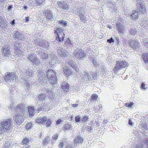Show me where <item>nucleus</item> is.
Returning a JSON list of instances; mask_svg holds the SVG:
<instances>
[{
    "label": "nucleus",
    "instance_id": "1",
    "mask_svg": "<svg viewBox=\"0 0 148 148\" xmlns=\"http://www.w3.org/2000/svg\"><path fill=\"white\" fill-rule=\"evenodd\" d=\"M48 79L50 83L56 84L57 82V73L53 70L49 69L47 71Z\"/></svg>",
    "mask_w": 148,
    "mask_h": 148
},
{
    "label": "nucleus",
    "instance_id": "2",
    "mask_svg": "<svg viewBox=\"0 0 148 148\" xmlns=\"http://www.w3.org/2000/svg\"><path fill=\"white\" fill-rule=\"evenodd\" d=\"M36 121L40 124L45 125L47 127H51L52 123L51 120L48 119L46 116L37 118L36 119Z\"/></svg>",
    "mask_w": 148,
    "mask_h": 148
},
{
    "label": "nucleus",
    "instance_id": "3",
    "mask_svg": "<svg viewBox=\"0 0 148 148\" xmlns=\"http://www.w3.org/2000/svg\"><path fill=\"white\" fill-rule=\"evenodd\" d=\"M62 31V29L57 27L54 32V33L56 36V39L59 42L63 41L65 38V35Z\"/></svg>",
    "mask_w": 148,
    "mask_h": 148
},
{
    "label": "nucleus",
    "instance_id": "4",
    "mask_svg": "<svg viewBox=\"0 0 148 148\" xmlns=\"http://www.w3.org/2000/svg\"><path fill=\"white\" fill-rule=\"evenodd\" d=\"M47 71H40L38 75V81L40 83H42L45 84L47 82L48 77H47Z\"/></svg>",
    "mask_w": 148,
    "mask_h": 148
},
{
    "label": "nucleus",
    "instance_id": "5",
    "mask_svg": "<svg viewBox=\"0 0 148 148\" xmlns=\"http://www.w3.org/2000/svg\"><path fill=\"white\" fill-rule=\"evenodd\" d=\"M24 113H17L14 115L13 118L15 123L19 125L23 123L24 120Z\"/></svg>",
    "mask_w": 148,
    "mask_h": 148
},
{
    "label": "nucleus",
    "instance_id": "6",
    "mask_svg": "<svg viewBox=\"0 0 148 148\" xmlns=\"http://www.w3.org/2000/svg\"><path fill=\"white\" fill-rule=\"evenodd\" d=\"M35 44L37 46H39L44 48H45L47 50L50 49L48 42L45 40L37 39L35 40Z\"/></svg>",
    "mask_w": 148,
    "mask_h": 148
},
{
    "label": "nucleus",
    "instance_id": "7",
    "mask_svg": "<svg viewBox=\"0 0 148 148\" xmlns=\"http://www.w3.org/2000/svg\"><path fill=\"white\" fill-rule=\"evenodd\" d=\"M127 63L124 60L117 61L116 62L115 66L113 70L115 73H116L118 70L125 67L127 64Z\"/></svg>",
    "mask_w": 148,
    "mask_h": 148
},
{
    "label": "nucleus",
    "instance_id": "8",
    "mask_svg": "<svg viewBox=\"0 0 148 148\" xmlns=\"http://www.w3.org/2000/svg\"><path fill=\"white\" fill-rule=\"evenodd\" d=\"M49 55L51 57V61H50L51 64L53 66H55L56 65L60 63V61H57L56 59L57 58V56L56 55L54 51L51 52L49 53Z\"/></svg>",
    "mask_w": 148,
    "mask_h": 148
},
{
    "label": "nucleus",
    "instance_id": "9",
    "mask_svg": "<svg viewBox=\"0 0 148 148\" xmlns=\"http://www.w3.org/2000/svg\"><path fill=\"white\" fill-rule=\"evenodd\" d=\"M75 57L79 59H83L86 56L84 51L82 49H78L75 50L74 53Z\"/></svg>",
    "mask_w": 148,
    "mask_h": 148
},
{
    "label": "nucleus",
    "instance_id": "10",
    "mask_svg": "<svg viewBox=\"0 0 148 148\" xmlns=\"http://www.w3.org/2000/svg\"><path fill=\"white\" fill-rule=\"evenodd\" d=\"M128 45L130 47H132L133 50L138 51L140 50V45L139 42L134 40H131L128 42Z\"/></svg>",
    "mask_w": 148,
    "mask_h": 148
},
{
    "label": "nucleus",
    "instance_id": "11",
    "mask_svg": "<svg viewBox=\"0 0 148 148\" xmlns=\"http://www.w3.org/2000/svg\"><path fill=\"white\" fill-rule=\"evenodd\" d=\"M16 75L15 74L12 73H8L4 77V79L6 82L9 84L10 83L11 80L12 81H16Z\"/></svg>",
    "mask_w": 148,
    "mask_h": 148
},
{
    "label": "nucleus",
    "instance_id": "12",
    "mask_svg": "<svg viewBox=\"0 0 148 148\" xmlns=\"http://www.w3.org/2000/svg\"><path fill=\"white\" fill-rule=\"evenodd\" d=\"M2 127L5 130H9L12 127L11 120L8 119L1 123Z\"/></svg>",
    "mask_w": 148,
    "mask_h": 148
},
{
    "label": "nucleus",
    "instance_id": "13",
    "mask_svg": "<svg viewBox=\"0 0 148 148\" xmlns=\"http://www.w3.org/2000/svg\"><path fill=\"white\" fill-rule=\"evenodd\" d=\"M57 53L59 56L62 58H65L68 54V53L66 51L60 47H59L58 49Z\"/></svg>",
    "mask_w": 148,
    "mask_h": 148
},
{
    "label": "nucleus",
    "instance_id": "14",
    "mask_svg": "<svg viewBox=\"0 0 148 148\" xmlns=\"http://www.w3.org/2000/svg\"><path fill=\"white\" fill-rule=\"evenodd\" d=\"M116 28L119 32L123 34L124 31L125 27L121 21H119L116 24Z\"/></svg>",
    "mask_w": 148,
    "mask_h": 148
},
{
    "label": "nucleus",
    "instance_id": "15",
    "mask_svg": "<svg viewBox=\"0 0 148 148\" xmlns=\"http://www.w3.org/2000/svg\"><path fill=\"white\" fill-rule=\"evenodd\" d=\"M7 21L5 17L3 16H0V27L3 28L6 27L7 26Z\"/></svg>",
    "mask_w": 148,
    "mask_h": 148
},
{
    "label": "nucleus",
    "instance_id": "16",
    "mask_svg": "<svg viewBox=\"0 0 148 148\" xmlns=\"http://www.w3.org/2000/svg\"><path fill=\"white\" fill-rule=\"evenodd\" d=\"M27 56V58L33 63L36 64L38 63V60L35 55L31 53L28 54Z\"/></svg>",
    "mask_w": 148,
    "mask_h": 148
},
{
    "label": "nucleus",
    "instance_id": "17",
    "mask_svg": "<svg viewBox=\"0 0 148 148\" xmlns=\"http://www.w3.org/2000/svg\"><path fill=\"white\" fill-rule=\"evenodd\" d=\"M13 36L15 38L21 40H23L25 38L24 36L18 31L15 32L13 35Z\"/></svg>",
    "mask_w": 148,
    "mask_h": 148
},
{
    "label": "nucleus",
    "instance_id": "18",
    "mask_svg": "<svg viewBox=\"0 0 148 148\" xmlns=\"http://www.w3.org/2000/svg\"><path fill=\"white\" fill-rule=\"evenodd\" d=\"M62 68L63 69V72L67 77L73 74L71 70L66 66H63Z\"/></svg>",
    "mask_w": 148,
    "mask_h": 148
},
{
    "label": "nucleus",
    "instance_id": "19",
    "mask_svg": "<svg viewBox=\"0 0 148 148\" xmlns=\"http://www.w3.org/2000/svg\"><path fill=\"white\" fill-rule=\"evenodd\" d=\"M3 55L4 56L8 58L11 57L10 54V48L9 47H4L3 49Z\"/></svg>",
    "mask_w": 148,
    "mask_h": 148
},
{
    "label": "nucleus",
    "instance_id": "20",
    "mask_svg": "<svg viewBox=\"0 0 148 148\" xmlns=\"http://www.w3.org/2000/svg\"><path fill=\"white\" fill-rule=\"evenodd\" d=\"M82 75L83 81L86 83L87 84L91 79L90 77H89V74L87 72H84Z\"/></svg>",
    "mask_w": 148,
    "mask_h": 148
},
{
    "label": "nucleus",
    "instance_id": "21",
    "mask_svg": "<svg viewBox=\"0 0 148 148\" xmlns=\"http://www.w3.org/2000/svg\"><path fill=\"white\" fill-rule=\"evenodd\" d=\"M62 90L65 92H67L69 90V85L65 82H62L61 85Z\"/></svg>",
    "mask_w": 148,
    "mask_h": 148
},
{
    "label": "nucleus",
    "instance_id": "22",
    "mask_svg": "<svg viewBox=\"0 0 148 148\" xmlns=\"http://www.w3.org/2000/svg\"><path fill=\"white\" fill-rule=\"evenodd\" d=\"M109 8L112 9L113 10L116 11L117 10V8L116 6L115 3L114 2L108 1L106 3Z\"/></svg>",
    "mask_w": 148,
    "mask_h": 148
},
{
    "label": "nucleus",
    "instance_id": "23",
    "mask_svg": "<svg viewBox=\"0 0 148 148\" xmlns=\"http://www.w3.org/2000/svg\"><path fill=\"white\" fill-rule=\"evenodd\" d=\"M25 108L24 105L22 104H18L16 107V110L17 111V112L24 113Z\"/></svg>",
    "mask_w": 148,
    "mask_h": 148
},
{
    "label": "nucleus",
    "instance_id": "24",
    "mask_svg": "<svg viewBox=\"0 0 148 148\" xmlns=\"http://www.w3.org/2000/svg\"><path fill=\"white\" fill-rule=\"evenodd\" d=\"M57 4L59 7L60 8L66 10H67L68 9V6L64 3L58 1L57 2Z\"/></svg>",
    "mask_w": 148,
    "mask_h": 148
},
{
    "label": "nucleus",
    "instance_id": "25",
    "mask_svg": "<svg viewBox=\"0 0 148 148\" xmlns=\"http://www.w3.org/2000/svg\"><path fill=\"white\" fill-rule=\"evenodd\" d=\"M76 10L77 11V15L79 16L84 15L85 13V10L83 8H77Z\"/></svg>",
    "mask_w": 148,
    "mask_h": 148
},
{
    "label": "nucleus",
    "instance_id": "26",
    "mask_svg": "<svg viewBox=\"0 0 148 148\" xmlns=\"http://www.w3.org/2000/svg\"><path fill=\"white\" fill-rule=\"evenodd\" d=\"M138 12L134 10L132 11V13L130 16V18L131 19L134 21L136 19H138Z\"/></svg>",
    "mask_w": 148,
    "mask_h": 148
},
{
    "label": "nucleus",
    "instance_id": "27",
    "mask_svg": "<svg viewBox=\"0 0 148 148\" xmlns=\"http://www.w3.org/2000/svg\"><path fill=\"white\" fill-rule=\"evenodd\" d=\"M22 73L25 75L29 76H32V71L29 69H23L22 70Z\"/></svg>",
    "mask_w": 148,
    "mask_h": 148
},
{
    "label": "nucleus",
    "instance_id": "28",
    "mask_svg": "<svg viewBox=\"0 0 148 148\" xmlns=\"http://www.w3.org/2000/svg\"><path fill=\"white\" fill-rule=\"evenodd\" d=\"M46 18L49 20H52L53 19L52 12L50 11H47L46 12Z\"/></svg>",
    "mask_w": 148,
    "mask_h": 148
},
{
    "label": "nucleus",
    "instance_id": "29",
    "mask_svg": "<svg viewBox=\"0 0 148 148\" xmlns=\"http://www.w3.org/2000/svg\"><path fill=\"white\" fill-rule=\"evenodd\" d=\"M137 8L139 9V11L142 14H145L147 12L145 5L141 6V7H137Z\"/></svg>",
    "mask_w": 148,
    "mask_h": 148
},
{
    "label": "nucleus",
    "instance_id": "30",
    "mask_svg": "<svg viewBox=\"0 0 148 148\" xmlns=\"http://www.w3.org/2000/svg\"><path fill=\"white\" fill-rule=\"evenodd\" d=\"M83 141V138L79 136H77L75 139V143H82Z\"/></svg>",
    "mask_w": 148,
    "mask_h": 148
},
{
    "label": "nucleus",
    "instance_id": "31",
    "mask_svg": "<svg viewBox=\"0 0 148 148\" xmlns=\"http://www.w3.org/2000/svg\"><path fill=\"white\" fill-rule=\"evenodd\" d=\"M142 58L144 62L148 64V53H143L142 56Z\"/></svg>",
    "mask_w": 148,
    "mask_h": 148
},
{
    "label": "nucleus",
    "instance_id": "32",
    "mask_svg": "<svg viewBox=\"0 0 148 148\" xmlns=\"http://www.w3.org/2000/svg\"><path fill=\"white\" fill-rule=\"evenodd\" d=\"M14 54L16 57H20L22 55L23 51L19 49L14 50Z\"/></svg>",
    "mask_w": 148,
    "mask_h": 148
},
{
    "label": "nucleus",
    "instance_id": "33",
    "mask_svg": "<svg viewBox=\"0 0 148 148\" xmlns=\"http://www.w3.org/2000/svg\"><path fill=\"white\" fill-rule=\"evenodd\" d=\"M71 128H72L71 124L69 123H66L64 125L63 129L64 130L66 131L69 130Z\"/></svg>",
    "mask_w": 148,
    "mask_h": 148
},
{
    "label": "nucleus",
    "instance_id": "34",
    "mask_svg": "<svg viewBox=\"0 0 148 148\" xmlns=\"http://www.w3.org/2000/svg\"><path fill=\"white\" fill-rule=\"evenodd\" d=\"M49 137H45L42 141V145H43V146L46 145L49 142Z\"/></svg>",
    "mask_w": 148,
    "mask_h": 148
},
{
    "label": "nucleus",
    "instance_id": "35",
    "mask_svg": "<svg viewBox=\"0 0 148 148\" xmlns=\"http://www.w3.org/2000/svg\"><path fill=\"white\" fill-rule=\"evenodd\" d=\"M34 108L32 107H30L28 108V112L29 114L31 116L34 115Z\"/></svg>",
    "mask_w": 148,
    "mask_h": 148
},
{
    "label": "nucleus",
    "instance_id": "36",
    "mask_svg": "<svg viewBox=\"0 0 148 148\" xmlns=\"http://www.w3.org/2000/svg\"><path fill=\"white\" fill-rule=\"evenodd\" d=\"M45 92L47 94H48L50 97H52L53 95V93L52 92V89L51 88L46 89Z\"/></svg>",
    "mask_w": 148,
    "mask_h": 148
},
{
    "label": "nucleus",
    "instance_id": "37",
    "mask_svg": "<svg viewBox=\"0 0 148 148\" xmlns=\"http://www.w3.org/2000/svg\"><path fill=\"white\" fill-rule=\"evenodd\" d=\"M140 88L142 90H145L147 89V87L146 86V83L142 82L140 87Z\"/></svg>",
    "mask_w": 148,
    "mask_h": 148
},
{
    "label": "nucleus",
    "instance_id": "38",
    "mask_svg": "<svg viewBox=\"0 0 148 148\" xmlns=\"http://www.w3.org/2000/svg\"><path fill=\"white\" fill-rule=\"evenodd\" d=\"M48 56H49V54L48 55L47 53H45L44 52H43L40 55V57L41 58L47 59Z\"/></svg>",
    "mask_w": 148,
    "mask_h": 148
},
{
    "label": "nucleus",
    "instance_id": "39",
    "mask_svg": "<svg viewBox=\"0 0 148 148\" xmlns=\"http://www.w3.org/2000/svg\"><path fill=\"white\" fill-rule=\"evenodd\" d=\"M13 44L14 50L19 49L18 48L20 47V45L21 44V43L17 42H14Z\"/></svg>",
    "mask_w": 148,
    "mask_h": 148
},
{
    "label": "nucleus",
    "instance_id": "40",
    "mask_svg": "<svg viewBox=\"0 0 148 148\" xmlns=\"http://www.w3.org/2000/svg\"><path fill=\"white\" fill-rule=\"evenodd\" d=\"M136 1L137 7H141V6L145 5L143 1H142V0H137Z\"/></svg>",
    "mask_w": 148,
    "mask_h": 148
},
{
    "label": "nucleus",
    "instance_id": "41",
    "mask_svg": "<svg viewBox=\"0 0 148 148\" xmlns=\"http://www.w3.org/2000/svg\"><path fill=\"white\" fill-rule=\"evenodd\" d=\"M46 96L45 94L40 95L38 96V99L40 101H42L45 99Z\"/></svg>",
    "mask_w": 148,
    "mask_h": 148
},
{
    "label": "nucleus",
    "instance_id": "42",
    "mask_svg": "<svg viewBox=\"0 0 148 148\" xmlns=\"http://www.w3.org/2000/svg\"><path fill=\"white\" fill-rule=\"evenodd\" d=\"M45 0H35V3L36 5L39 6Z\"/></svg>",
    "mask_w": 148,
    "mask_h": 148
},
{
    "label": "nucleus",
    "instance_id": "43",
    "mask_svg": "<svg viewBox=\"0 0 148 148\" xmlns=\"http://www.w3.org/2000/svg\"><path fill=\"white\" fill-rule=\"evenodd\" d=\"M59 24L62 25L64 26H66L67 24V21H66L61 20L58 21Z\"/></svg>",
    "mask_w": 148,
    "mask_h": 148
},
{
    "label": "nucleus",
    "instance_id": "44",
    "mask_svg": "<svg viewBox=\"0 0 148 148\" xmlns=\"http://www.w3.org/2000/svg\"><path fill=\"white\" fill-rule=\"evenodd\" d=\"M91 99L90 100V101L91 102H93L94 100H95L97 99L98 97V96L95 94H93L91 96Z\"/></svg>",
    "mask_w": 148,
    "mask_h": 148
},
{
    "label": "nucleus",
    "instance_id": "45",
    "mask_svg": "<svg viewBox=\"0 0 148 148\" xmlns=\"http://www.w3.org/2000/svg\"><path fill=\"white\" fill-rule=\"evenodd\" d=\"M80 17V19L84 22L86 21L87 19L84 15L79 16Z\"/></svg>",
    "mask_w": 148,
    "mask_h": 148
},
{
    "label": "nucleus",
    "instance_id": "46",
    "mask_svg": "<svg viewBox=\"0 0 148 148\" xmlns=\"http://www.w3.org/2000/svg\"><path fill=\"white\" fill-rule=\"evenodd\" d=\"M4 130L3 128L1 127H0V141L1 140L3 139V135L2 134L3 132V131Z\"/></svg>",
    "mask_w": 148,
    "mask_h": 148
},
{
    "label": "nucleus",
    "instance_id": "47",
    "mask_svg": "<svg viewBox=\"0 0 148 148\" xmlns=\"http://www.w3.org/2000/svg\"><path fill=\"white\" fill-rule=\"evenodd\" d=\"M143 141L144 143L146 146L148 142V137L143 138Z\"/></svg>",
    "mask_w": 148,
    "mask_h": 148
},
{
    "label": "nucleus",
    "instance_id": "48",
    "mask_svg": "<svg viewBox=\"0 0 148 148\" xmlns=\"http://www.w3.org/2000/svg\"><path fill=\"white\" fill-rule=\"evenodd\" d=\"M136 33V30L133 29H131L130 31V33L132 35H134Z\"/></svg>",
    "mask_w": 148,
    "mask_h": 148
},
{
    "label": "nucleus",
    "instance_id": "49",
    "mask_svg": "<svg viewBox=\"0 0 148 148\" xmlns=\"http://www.w3.org/2000/svg\"><path fill=\"white\" fill-rule=\"evenodd\" d=\"M28 4L29 6L32 7L34 6L35 5H36L35 3H34V2L32 1H29L28 3Z\"/></svg>",
    "mask_w": 148,
    "mask_h": 148
},
{
    "label": "nucleus",
    "instance_id": "50",
    "mask_svg": "<svg viewBox=\"0 0 148 148\" xmlns=\"http://www.w3.org/2000/svg\"><path fill=\"white\" fill-rule=\"evenodd\" d=\"M143 43L145 45L146 47H148V39L144 40L143 41Z\"/></svg>",
    "mask_w": 148,
    "mask_h": 148
},
{
    "label": "nucleus",
    "instance_id": "51",
    "mask_svg": "<svg viewBox=\"0 0 148 148\" xmlns=\"http://www.w3.org/2000/svg\"><path fill=\"white\" fill-rule=\"evenodd\" d=\"M29 141V139L27 138H25L23 140L22 143L23 144H26Z\"/></svg>",
    "mask_w": 148,
    "mask_h": 148
},
{
    "label": "nucleus",
    "instance_id": "52",
    "mask_svg": "<svg viewBox=\"0 0 148 148\" xmlns=\"http://www.w3.org/2000/svg\"><path fill=\"white\" fill-rule=\"evenodd\" d=\"M75 120L76 122L77 123L80 122L81 118L79 116H76L75 117Z\"/></svg>",
    "mask_w": 148,
    "mask_h": 148
},
{
    "label": "nucleus",
    "instance_id": "53",
    "mask_svg": "<svg viewBox=\"0 0 148 148\" xmlns=\"http://www.w3.org/2000/svg\"><path fill=\"white\" fill-rule=\"evenodd\" d=\"M88 117L87 116H85L82 119L81 121L82 122H86L88 119Z\"/></svg>",
    "mask_w": 148,
    "mask_h": 148
},
{
    "label": "nucleus",
    "instance_id": "54",
    "mask_svg": "<svg viewBox=\"0 0 148 148\" xmlns=\"http://www.w3.org/2000/svg\"><path fill=\"white\" fill-rule=\"evenodd\" d=\"M107 42L109 43H111L114 42V40L112 37L111 38L109 39H108L107 40Z\"/></svg>",
    "mask_w": 148,
    "mask_h": 148
},
{
    "label": "nucleus",
    "instance_id": "55",
    "mask_svg": "<svg viewBox=\"0 0 148 148\" xmlns=\"http://www.w3.org/2000/svg\"><path fill=\"white\" fill-rule=\"evenodd\" d=\"M125 105L127 107L130 108L133 105V102H130V103H126L125 104Z\"/></svg>",
    "mask_w": 148,
    "mask_h": 148
},
{
    "label": "nucleus",
    "instance_id": "56",
    "mask_svg": "<svg viewBox=\"0 0 148 148\" xmlns=\"http://www.w3.org/2000/svg\"><path fill=\"white\" fill-rule=\"evenodd\" d=\"M43 52V51H42V49H40L37 51L36 53L37 55H40H40Z\"/></svg>",
    "mask_w": 148,
    "mask_h": 148
},
{
    "label": "nucleus",
    "instance_id": "57",
    "mask_svg": "<svg viewBox=\"0 0 148 148\" xmlns=\"http://www.w3.org/2000/svg\"><path fill=\"white\" fill-rule=\"evenodd\" d=\"M133 148H143V146L142 145H135Z\"/></svg>",
    "mask_w": 148,
    "mask_h": 148
},
{
    "label": "nucleus",
    "instance_id": "58",
    "mask_svg": "<svg viewBox=\"0 0 148 148\" xmlns=\"http://www.w3.org/2000/svg\"><path fill=\"white\" fill-rule=\"evenodd\" d=\"M23 9L25 10V11H26L27 10L28 8L27 5L24 4L23 7Z\"/></svg>",
    "mask_w": 148,
    "mask_h": 148
},
{
    "label": "nucleus",
    "instance_id": "59",
    "mask_svg": "<svg viewBox=\"0 0 148 148\" xmlns=\"http://www.w3.org/2000/svg\"><path fill=\"white\" fill-rule=\"evenodd\" d=\"M92 62L95 66H97V64L96 60L95 59H93Z\"/></svg>",
    "mask_w": 148,
    "mask_h": 148
},
{
    "label": "nucleus",
    "instance_id": "60",
    "mask_svg": "<svg viewBox=\"0 0 148 148\" xmlns=\"http://www.w3.org/2000/svg\"><path fill=\"white\" fill-rule=\"evenodd\" d=\"M92 77L95 79H97V74L96 73L93 74L92 75Z\"/></svg>",
    "mask_w": 148,
    "mask_h": 148
},
{
    "label": "nucleus",
    "instance_id": "61",
    "mask_svg": "<svg viewBox=\"0 0 148 148\" xmlns=\"http://www.w3.org/2000/svg\"><path fill=\"white\" fill-rule=\"evenodd\" d=\"M58 137V134H56L53 136V139H57Z\"/></svg>",
    "mask_w": 148,
    "mask_h": 148
},
{
    "label": "nucleus",
    "instance_id": "62",
    "mask_svg": "<svg viewBox=\"0 0 148 148\" xmlns=\"http://www.w3.org/2000/svg\"><path fill=\"white\" fill-rule=\"evenodd\" d=\"M10 143L8 142L6 143L5 144V147H9L10 146Z\"/></svg>",
    "mask_w": 148,
    "mask_h": 148
},
{
    "label": "nucleus",
    "instance_id": "63",
    "mask_svg": "<svg viewBox=\"0 0 148 148\" xmlns=\"http://www.w3.org/2000/svg\"><path fill=\"white\" fill-rule=\"evenodd\" d=\"M63 145L64 144L62 142H60L58 145V147L60 148H61L63 147Z\"/></svg>",
    "mask_w": 148,
    "mask_h": 148
},
{
    "label": "nucleus",
    "instance_id": "64",
    "mask_svg": "<svg viewBox=\"0 0 148 148\" xmlns=\"http://www.w3.org/2000/svg\"><path fill=\"white\" fill-rule=\"evenodd\" d=\"M30 18L29 16L26 17L25 18V20L26 22H28L29 21V19Z\"/></svg>",
    "mask_w": 148,
    "mask_h": 148
}]
</instances>
